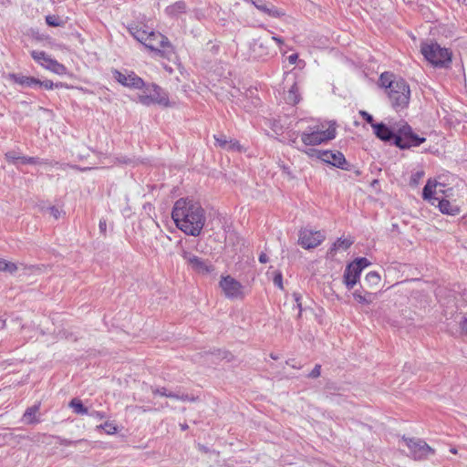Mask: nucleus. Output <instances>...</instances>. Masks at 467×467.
Returning <instances> with one entry per match:
<instances>
[{
  "label": "nucleus",
  "instance_id": "nucleus-11",
  "mask_svg": "<svg viewBox=\"0 0 467 467\" xmlns=\"http://www.w3.org/2000/svg\"><path fill=\"white\" fill-rule=\"evenodd\" d=\"M219 285L229 299H242L244 296V286L231 275L222 276Z\"/></svg>",
  "mask_w": 467,
  "mask_h": 467
},
{
  "label": "nucleus",
  "instance_id": "nucleus-64",
  "mask_svg": "<svg viewBox=\"0 0 467 467\" xmlns=\"http://www.w3.org/2000/svg\"><path fill=\"white\" fill-rule=\"evenodd\" d=\"M451 451L452 453H456V450H455V449H451Z\"/></svg>",
  "mask_w": 467,
  "mask_h": 467
},
{
  "label": "nucleus",
  "instance_id": "nucleus-53",
  "mask_svg": "<svg viewBox=\"0 0 467 467\" xmlns=\"http://www.w3.org/2000/svg\"><path fill=\"white\" fill-rule=\"evenodd\" d=\"M272 39L275 41L279 46H281L284 43V40L278 36H272Z\"/></svg>",
  "mask_w": 467,
  "mask_h": 467
},
{
  "label": "nucleus",
  "instance_id": "nucleus-22",
  "mask_svg": "<svg viewBox=\"0 0 467 467\" xmlns=\"http://www.w3.org/2000/svg\"><path fill=\"white\" fill-rule=\"evenodd\" d=\"M285 101L288 104L295 105L299 102L300 100V95L298 91V88L296 83H294L290 89L288 90L287 94L285 97Z\"/></svg>",
  "mask_w": 467,
  "mask_h": 467
},
{
  "label": "nucleus",
  "instance_id": "nucleus-28",
  "mask_svg": "<svg viewBox=\"0 0 467 467\" xmlns=\"http://www.w3.org/2000/svg\"><path fill=\"white\" fill-rule=\"evenodd\" d=\"M46 23L49 26H63L64 22L63 20L61 19L60 16H55V15H48L46 16Z\"/></svg>",
  "mask_w": 467,
  "mask_h": 467
},
{
  "label": "nucleus",
  "instance_id": "nucleus-42",
  "mask_svg": "<svg viewBox=\"0 0 467 467\" xmlns=\"http://www.w3.org/2000/svg\"><path fill=\"white\" fill-rule=\"evenodd\" d=\"M225 150H241V145L238 141L230 140L228 147Z\"/></svg>",
  "mask_w": 467,
  "mask_h": 467
},
{
  "label": "nucleus",
  "instance_id": "nucleus-2",
  "mask_svg": "<svg viewBox=\"0 0 467 467\" xmlns=\"http://www.w3.org/2000/svg\"><path fill=\"white\" fill-rule=\"evenodd\" d=\"M375 135L383 141L394 140L400 149H409L420 146L426 139L413 133L412 129L404 121L388 127L384 123L372 124Z\"/></svg>",
  "mask_w": 467,
  "mask_h": 467
},
{
  "label": "nucleus",
  "instance_id": "nucleus-13",
  "mask_svg": "<svg viewBox=\"0 0 467 467\" xmlns=\"http://www.w3.org/2000/svg\"><path fill=\"white\" fill-rule=\"evenodd\" d=\"M182 257L184 259L186 264L197 274L199 275H208L213 270V265L200 258L199 256L193 254L191 252L186 250H182L181 254Z\"/></svg>",
  "mask_w": 467,
  "mask_h": 467
},
{
  "label": "nucleus",
  "instance_id": "nucleus-19",
  "mask_svg": "<svg viewBox=\"0 0 467 467\" xmlns=\"http://www.w3.org/2000/svg\"><path fill=\"white\" fill-rule=\"evenodd\" d=\"M8 78L22 87L34 88L36 87V83H38V78L21 74L11 73Z\"/></svg>",
  "mask_w": 467,
  "mask_h": 467
},
{
  "label": "nucleus",
  "instance_id": "nucleus-25",
  "mask_svg": "<svg viewBox=\"0 0 467 467\" xmlns=\"http://www.w3.org/2000/svg\"><path fill=\"white\" fill-rule=\"evenodd\" d=\"M365 282L370 286V287H373V286H376L379 284L380 282V275L375 272V271H371L369 272L368 274H367L366 277H365Z\"/></svg>",
  "mask_w": 467,
  "mask_h": 467
},
{
  "label": "nucleus",
  "instance_id": "nucleus-9",
  "mask_svg": "<svg viewBox=\"0 0 467 467\" xmlns=\"http://www.w3.org/2000/svg\"><path fill=\"white\" fill-rule=\"evenodd\" d=\"M302 152L306 153L309 157H317L326 163L331 164L337 168L342 170H348L347 167V161L345 156L340 151L332 150H301Z\"/></svg>",
  "mask_w": 467,
  "mask_h": 467
},
{
  "label": "nucleus",
  "instance_id": "nucleus-58",
  "mask_svg": "<svg viewBox=\"0 0 467 467\" xmlns=\"http://www.w3.org/2000/svg\"><path fill=\"white\" fill-rule=\"evenodd\" d=\"M282 168H283V171H284L287 175H291V171H290L289 167L283 166Z\"/></svg>",
  "mask_w": 467,
  "mask_h": 467
},
{
  "label": "nucleus",
  "instance_id": "nucleus-44",
  "mask_svg": "<svg viewBox=\"0 0 467 467\" xmlns=\"http://www.w3.org/2000/svg\"><path fill=\"white\" fill-rule=\"evenodd\" d=\"M49 213L51 216H53L56 220L60 217L61 212L59 209L56 206H51L48 208Z\"/></svg>",
  "mask_w": 467,
  "mask_h": 467
},
{
  "label": "nucleus",
  "instance_id": "nucleus-30",
  "mask_svg": "<svg viewBox=\"0 0 467 467\" xmlns=\"http://www.w3.org/2000/svg\"><path fill=\"white\" fill-rule=\"evenodd\" d=\"M150 389L151 391V393L153 395H159V396H161V397H167V396H171V391H169L166 388L164 387H154V386H150Z\"/></svg>",
  "mask_w": 467,
  "mask_h": 467
},
{
  "label": "nucleus",
  "instance_id": "nucleus-12",
  "mask_svg": "<svg viewBox=\"0 0 467 467\" xmlns=\"http://www.w3.org/2000/svg\"><path fill=\"white\" fill-rule=\"evenodd\" d=\"M402 441L409 448L410 455L415 460L425 459L434 453L432 448L422 440L404 438Z\"/></svg>",
  "mask_w": 467,
  "mask_h": 467
},
{
  "label": "nucleus",
  "instance_id": "nucleus-39",
  "mask_svg": "<svg viewBox=\"0 0 467 467\" xmlns=\"http://www.w3.org/2000/svg\"><path fill=\"white\" fill-rule=\"evenodd\" d=\"M274 285L278 288L283 289V276L280 272H276L273 278Z\"/></svg>",
  "mask_w": 467,
  "mask_h": 467
},
{
  "label": "nucleus",
  "instance_id": "nucleus-40",
  "mask_svg": "<svg viewBox=\"0 0 467 467\" xmlns=\"http://www.w3.org/2000/svg\"><path fill=\"white\" fill-rule=\"evenodd\" d=\"M57 440L58 441V443L60 445H64V446H69V445H73V444H76L78 442L82 441V440H79V441H70V440L64 439V438H61V437H57Z\"/></svg>",
  "mask_w": 467,
  "mask_h": 467
},
{
  "label": "nucleus",
  "instance_id": "nucleus-36",
  "mask_svg": "<svg viewBox=\"0 0 467 467\" xmlns=\"http://www.w3.org/2000/svg\"><path fill=\"white\" fill-rule=\"evenodd\" d=\"M289 144L300 151L301 150H308L307 148H300L298 146L297 134H296V132H293L289 135Z\"/></svg>",
  "mask_w": 467,
  "mask_h": 467
},
{
  "label": "nucleus",
  "instance_id": "nucleus-27",
  "mask_svg": "<svg viewBox=\"0 0 467 467\" xmlns=\"http://www.w3.org/2000/svg\"><path fill=\"white\" fill-rule=\"evenodd\" d=\"M350 245H351V242H350V241H348V240H347V239L339 238V239H337V240L334 243L333 246H332V247H331V249H330V253H333L334 251H337V250H338V249H340V248H342V249H345V250H346V249H348Z\"/></svg>",
  "mask_w": 467,
  "mask_h": 467
},
{
  "label": "nucleus",
  "instance_id": "nucleus-51",
  "mask_svg": "<svg viewBox=\"0 0 467 467\" xmlns=\"http://www.w3.org/2000/svg\"><path fill=\"white\" fill-rule=\"evenodd\" d=\"M268 261V257L265 254H261L259 255V262L262 263V264H265L266 262Z\"/></svg>",
  "mask_w": 467,
  "mask_h": 467
},
{
  "label": "nucleus",
  "instance_id": "nucleus-20",
  "mask_svg": "<svg viewBox=\"0 0 467 467\" xmlns=\"http://www.w3.org/2000/svg\"><path fill=\"white\" fill-rule=\"evenodd\" d=\"M187 6L184 2L179 1L166 7L165 13L171 17H179L185 14Z\"/></svg>",
  "mask_w": 467,
  "mask_h": 467
},
{
  "label": "nucleus",
  "instance_id": "nucleus-6",
  "mask_svg": "<svg viewBox=\"0 0 467 467\" xmlns=\"http://www.w3.org/2000/svg\"><path fill=\"white\" fill-rule=\"evenodd\" d=\"M453 189L445 188V185L436 180L429 179L422 191V198L431 205H435L441 198H452Z\"/></svg>",
  "mask_w": 467,
  "mask_h": 467
},
{
  "label": "nucleus",
  "instance_id": "nucleus-29",
  "mask_svg": "<svg viewBox=\"0 0 467 467\" xmlns=\"http://www.w3.org/2000/svg\"><path fill=\"white\" fill-rule=\"evenodd\" d=\"M265 14L271 17H280L285 15V13L281 9L277 8L272 4H270L269 6L266 8Z\"/></svg>",
  "mask_w": 467,
  "mask_h": 467
},
{
  "label": "nucleus",
  "instance_id": "nucleus-8",
  "mask_svg": "<svg viewBox=\"0 0 467 467\" xmlns=\"http://www.w3.org/2000/svg\"><path fill=\"white\" fill-rule=\"evenodd\" d=\"M388 95L393 108L403 109L409 104L410 89L404 79L399 78L392 84V88L388 91Z\"/></svg>",
  "mask_w": 467,
  "mask_h": 467
},
{
  "label": "nucleus",
  "instance_id": "nucleus-45",
  "mask_svg": "<svg viewBox=\"0 0 467 467\" xmlns=\"http://www.w3.org/2000/svg\"><path fill=\"white\" fill-rule=\"evenodd\" d=\"M16 270H17V266H16V264H14V263H12V262H7V261H6L5 272H8V273H10V274H13V273H15Z\"/></svg>",
  "mask_w": 467,
  "mask_h": 467
},
{
  "label": "nucleus",
  "instance_id": "nucleus-26",
  "mask_svg": "<svg viewBox=\"0 0 467 467\" xmlns=\"http://www.w3.org/2000/svg\"><path fill=\"white\" fill-rule=\"evenodd\" d=\"M20 163L36 165V164H48L49 162L47 161V160H41L37 157L21 156Z\"/></svg>",
  "mask_w": 467,
  "mask_h": 467
},
{
  "label": "nucleus",
  "instance_id": "nucleus-49",
  "mask_svg": "<svg viewBox=\"0 0 467 467\" xmlns=\"http://www.w3.org/2000/svg\"><path fill=\"white\" fill-rule=\"evenodd\" d=\"M461 328L463 333L467 334V317L462 321Z\"/></svg>",
  "mask_w": 467,
  "mask_h": 467
},
{
  "label": "nucleus",
  "instance_id": "nucleus-61",
  "mask_svg": "<svg viewBox=\"0 0 467 467\" xmlns=\"http://www.w3.org/2000/svg\"><path fill=\"white\" fill-rule=\"evenodd\" d=\"M112 74L117 78V69H112Z\"/></svg>",
  "mask_w": 467,
  "mask_h": 467
},
{
  "label": "nucleus",
  "instance_id": "nucleus-21",
  "mask_svg": "<svg viewBox=\"0 0 467 467\" xmlns=\"http://www.w3.org/2000/svg\"><path fill=\"white\" fill-rule=\"evenodd\" d=\"M69 407L78 415H88L89 414L88 409L84 406L81 400L74 398L69 402Z\"/></svg>",
  "mask_w": 467,
  "mask_h": 467
},
{
  "label": "nucleus",
  "instance_id": "nucleus-34",
  "mask_svg": "<svg viewBox=\"0 0 467 467\" xmlns=\"http://www.w3.org/2000/svg\"><path fill=\"white\" fill-rule=\"evenodd\" d=\"M99 428L105 431L107 434H115L117 432V426L111 423H105L104 425H100Z\"/></svg>",
  "mask_w": 467,
  "mask_h": 467
},
{
  "label": "nucleus",
  "instance_id": "nucleus-52",
  "mask_svg": "<svg viewBox=\"0 0 467 467\" xmlns=\"http://www.w3.org/2000/svg\"><path fill=\"white\" fill-rule=\"evenodd\" d=\"M180 400H182V401H186V400L192 401V400H194V399H193V398H191V397H190L189 395H187V394H182V395H181V397H180Z\"/></svg>",
  "mask_w": 467,
  "mask_h": 467
},
{
  "label": "nucleus",
  "instance_id": "nucleus-41",
  "mask_svg": "<svg viewBox=\"0 0 467 467\" xmlns=\"http://www.w3.org/2000/svg\"><path fill=\"white\" fill-rule=\"evenodd\" d=\"M359 115L363 118V119H365L371 126H372V124H375L372 115H370L368 112H367L365 110H360Z\"/></svg>",
  "mask_w": 467,
  "mask_h": 467
},
{
  "label": "nucleus",
  "instance_id": "nucleus-16",
  "mask_svg": "<svg viewBox=\"0 0 467 467\" xmlns=\"http://www.w3.org/2000/svg\"><path fill=\"white\" fill-rule=\"evenodd\" d=\"M40 410V403L34 404L31 407H28L21 419V421H23L26 425H35L37 423H40L42 421L41 414L39 413Z\"/></svg>",
  "mask_w": 467,
  "mask_h": 467
},
{
  "label": "nucleus",
  "instance_id": "nucleus-57",
  "mask_svg": "<svg viewBox=\"0 0 467 467\" xmlns=\"http://www.w3.org/2000/svg\"><path fill=\"white\" fill-rule=\"evenodd\" d=\"M71 168L73 169H76V170H79V171H87V170H90V168H79L78 166L77 165H71L70 166Z\"/></svg>",
  "mask_w": 467,
  "mask_h": 467
},
{
  "label": "nucleus",
  "instance_id": "nucleus-3",
  "mask_svg": "<svg viewBox=\"0 0 467 467\" xmlns=\"http://www.w3.org/2000/svg\"><path fill=\"white\" fill-rule=\"evenodd\" d=\"M128 29L136 40L151 51L159 53L162 57L172 52L168 38L160 32L146 30L138 26H130Z\"/></svg>",
  "mask_w": 467,
  "mask_h": 467
},
{
  "label": "nucleus",
  "instance_id": "nucleus-4",
  "mask_svg": "<svg viewBox=\"0 0 467 467\" xmlns=\"http://www.w3.org/2000/svg\"><path fill=\"white\" fill-rule=\"evenodd\" d=\"M336 128L329 122L316 121L300 133L304 146H318L336 137Z\"/></svg>",
  "mask_w": 467,
  "mask_h": 467
},
{
  "label": "nucleus",
  "instance_id": "nucleus-46",
  "mask_svg": "<svg viewBox=\"0 0 467 467\" xmlns=\"http://www.w3.org/2000/svg\"><path fill=\"white\" fill-rule=\"evenodd\" d=\"M294 298H295V301L296 303V306L298 307L299 309V313H298V316L301 315V311H302V306H301V302H300V295L299 294H296V293H294L293 295Z\"/></svg>",
  "mask_w": 467,
  "mask_h": 467
},
{
  "label": "nucleus",
  "instance_id": "nucleus-18",
  "mask_svg": "<svg viewBox=\"0 0 467 467\" xmlns=\"http://www.w3.org/2000/svg\"><path fill=\"white\" fill-rule=\"evenodd\" d=\"M451 198H441L437 202V206L441 213L447 215L455 216L461 213V207Z\"/></svg>",
  "mask_w": 467,
  "mask_h": 467
},
{
  "label": "nucleus",
  "instance_id": "nucleus-10",
  "mask_svg": "<svg viewBox=\"0 0 467 467\" xmlns=\"http://www.w3.org/2000/svg\"><path fill=\"white\" fill-rule=\"evenodd\" d=\"M30 54L33 59L46 69L60 76L67 74V67L56 59L51 58L46 52L32 50Z\"/></svg>",
  "mask_w": 467,
  "mask_h": 467
},
{
  "label": "nucleus",
  "instance_id": "nucleus-38",
  "mask_svg": "<svg viewBox=\"0 0 467 467\" xmlns=\"http://www.w3.org/2000/svg\"><path fill=\"white\" fill-rule=\"evenodd\" d=\"M36 87L44 88L46 89L54 88V83L51 80H40L38 79V83H36Z\"/></svg>",
  "mask_w": 467,
  "mask_h": 467
},
{
  "label": "nucleus",
  "instance_id": "nucleus-55",
  "mask_svg": "<svg viewBox=\"0 0 467 467\" xmlns=\"http://www.w3.org/2000/svg\"><path fill=\"white\" fill-rule=\"evenodd\" d=\"M171 396H167V398L175 399V400H180L181 395L176 394V393L171 392Z\"/></svg>",
  "mask_w": 467,
  "mask_h": 467
},
{
  "label": "nucleus",
  "instance_id": "nucleus-37",
  "mask_svg": "<svg viewBox=\"0 0 467 467\" xmlns=\"http://www.w3.org/2000/svg\"><path fill=\"white\" fill-rule=\"evenodd\" d=\"M351 264L355 265L356 266H360V270L362 271L365 267H367L369 265V262L367 258H358Z\"/></svg>",
  "mask_w": 467,
  "mask_h": 467
},
{
  "label": "nucleus",
  "instance_id": "nucleus-7",
  "mask_svg": "<svg viewBox=\"0 0 467 467\" xmlns=\"http://www.w3.org/2000/svg\"><path fill=\"white\" fill-rule=\"evenodd\" d=\"M142 91L138 96V100L145 106H150L152 104L168 105V97L166 93L155 84L144 83V87L141 88Z\"/></svg>",
  "mask_w": 467,
  "mask_h": 467
},
{
  "label": "nucleus",
  "instance_id": "nucleus-35",
  "mask_svg": "<svg viewBox=\"0 0 467 467\" xmlns=\"http://www.w3.org/2000/svg\"><path fill=\"white\" fill-rule=\"evenodd\" d=\"M253 5L256 9L263 12L265 14L266 8L269 6L270 3H266L264 0H256L253 2Z\"/></svg>",
  "mask_w": 467,
  "mask_h": 467
},
{
  "label": "nucleus",
  "instance_id": "nucleus-43",
  "mask_svg": "<svg viewBox=\"0 0 467 467\" xmlns=\"http://www.w3.org/2000/svg\"><path fill=\"white\" fill-rule=\"evenodd\" d=\"M320 372H321V366L320 365H316L315 368L312 369V371L308 374V377L309 378H317L320 376Z\"/></svg>",
  "mask_w": 467,
  "mask_h": 467
},
{
  "label": "nucleus",
  "instance_id": "nucleus-14",
  "mask_svg": "<svg viewBox=\"0 0 467 467\" xmlns=\"http://www.w3.org/2000/svg\"><path fill=\"white\" fill-rule=\"evenodd\" d=\"M325 238L323 232L305 228L299 233L298 243L305 249H313L318 246Z\"/></svg>",
  "mask_w": 467,
  "mask_h": 467
},
{
  "label": "nucleus",
  "instance_id": "nucleus-15",
  "mask_svg": "<svg viewBox=\"0 0 467 467\" xmlns=\"http://www.w3.org/2000/svg\"><path fill=\"white\" fill-rule=\"evenodd\" d=\"M119 84L134 89H141L144 87L143 79L134 72L128 70L119 72Z\"/></svg>",
  "mask_w": 467,
  "mask_h": 467
},
{
  "label": "nucleus",
  "instance_id": "nucleus-33",
  "mask_svg": "<svg viewBox=\"0 0 467 467\" xmlns=\"http://www.w3.org/2000/svg\"><path fill=\"white\" fill-rule=\"evenodd\" d=\"M214 139L216 140L217 145L222 147L223 149H226L229 144V140L226 139V137L223 134L214 136Z\"/></svg>",
  "mask_w": 467,
  "mask_h": 467
},
{
  "label": "nucleus",
  "instance_id": "nucleus-23",
  "mask_svg": "<svg viewBox=\"0 0 467 467\" xmlns=\"http://www.w3.org/2000/svg\"><path fill=\"white\" fill-rule=\"evenodd\" d=\"M353 296L354 298L360 304H366V305H369L373 302L374 298H375V296L374 294L372 293H367L365 295H363L361 292L359 291H355L353 293Z\"/></svg>",
  "mask_w": 467,
  "mask_h": 467
},
{
  "label": "nucleus",
  "instance_id": "nucleus-17",
  "mask_svg": "<svg viewBox=\"0 0 467 467\" xmlns=\"http://www.w3.org/2000/svg\"><path fill=\"white\" fill-rule=\"evenodd\" d=\"M360 274V266H356L351 263L347 266L344 273V283L348 289L353 288L358 283Z\"/></svg>",
  "mask_w": 467,
  "mask_h": 467
},
{
  "label": "nucleus",
  "instance_id": "nucleus-54",
  "mask_svg": "<svg viewBox=\"0 0 467 467\" xmlns=\"http://www.w3.org/2000/svg\"><path fill=\"white\" fill-rule=\"evenodd\" d=\"M5 264H6V261L4 260V259H0V271H4L5 272Z\"/></svg>",
  "mask_w": 467,
  "mask_h": 467
},
{
  "label": "nucleus",
  "instance_id": "nucleus-60",
  "mask_svg": "<svg viewBox=\"0 0 467 467\" xmlns=\"http://www.w3.org/2000/svg\"><path fill=\"white\" fill-rule=\"evenodd\" d=\"M54 165H59L61 168H64L65 166H69L68 164L59 163L58 161H56Z\"/></svg>",
  "mask_w": 467,
  "mask_h": 467
},
{
  "label": "nucleus",
  "instance_id": "nucleus-5",
  "mask_svg": "<svg viewBox=\"0 0 467 467\" xmlns=\"http://www.w3.org/2000/svg\"><path fill=\"white\" fill-rule=\"evenodd\" d=\"M421 53L434 67H445L451 61V52L437 43L423 44L421 46Z\"/></svg>",
  "mask_w": 467,
  "mask_h": 467
},
{
  "label": "nucleus",
  "instance_id": "nucleus-24",
  "mask_svg": "<svg viewBox=\"0 0 467 467\" xmlns=\"http://www.w3.org/2000/svg\"><path fill=\"white\" fill-rule=\"evenodd\" d=\"M379 82L381 87H384L389 90L392 88V84L397 82V79H393L392 74L384 72L380 75Z\"/></svg>",
  "mask_w": 467,
  "mask_h": 467
},
{
  "label": "nucleus",
  "instance_id": "nucleus-50",
  "mask_svg": "<svg viewBox=\"0 0 467 467\" xmlns=\"http://www.w3.org/2000/svg\"><path fill=\"white\" fill-rule=\"evenodd\" d=\"M298 58L297 54H292L288 57V61L290 64H295Z\"/></svg>",
  "mask_w": 467,
  "mask_h": 467
},
{
  "label": "nucleus",
  "instance_id": "nucleus-32",
  "mask_svg": "<svg viewBox=\"0 0 467 467\" xmlns=\"http://www.w3.org/2000/svg\"><path fill=\"white\" fill-rule=\"evenodd\" d=\"M5 158L9 162L13 164H17L18 162H20L21 156L15 151H8L5 154Z\"/></svg>",
  "mask_w": 467,
  "mask_h": 467
},
{
  "label": "nucleus",
  "instance_id": "nucleus-62",
  "mask_svg": "<svg viewBox=\"0 0 467 467\" xmlns=\"http://www.w3.org/2000/svg\"><path fill=\"white\" fill-rule=\"evenodd\" d=\"M200 449L203 451H206V448L204 446H200Z\"/></svg>",
  "mask_w": 467,
  "mask_h": 467
},
{
  "label": "nucleus",
  "instance_id": "nucleus-31",
  "mask_svg": "<svg viewBox=\"0 0 467 467\" xmlns=\"http://www.w3.org/2000/svg\"><path fill=\"white\" fill-rule=\"evenodd\" d=\"M424 174L425 173L422 170L413 172L410 177V184L411 186H417L420 183V180L423 178Z\"/></svg>",
  "mask_w": 467,
  "mask_h": 467
},
{
  "label": "nucleus",
  "instance_id": "nucleus-59",
  "mask_svg": "<svg viewBox=\"0 0 467 467\" xmlns=\"http://www.w3.org/2000/svg\"><path fill=\"white\" fill-rule=\"evenodd\" d=\"M65 85L62 82L54 83V88H63Z\"/></svg>",
  "mask_w": 467,
  "mask_h": 467
},
{
  "label": "nucleus",
  "instance_id": "nucleus-48",
  "mask_svg": "<svg viewBox=\"0 0 467 467\" xmlns=\"http://www.w3.org/2000/svg\"><path fill=\"white\" fill-rule=\"evenodd\" d=\"M167 406H168V403H166L165 405H161V406L160 407V409H163L164 407H167ZM141 409H142V410H143L144 412H147V411H152V410H159V408H158V409H155V408H151V407H149V406L142 407Z\"/></svg>",
  "mask_w": 467,
  "mask_h": 467
},
{
  "label": "nucleus",
  "instance_id": "nucleus-1",
  "mask_svg": "<svg viewBox=\"0 0 467 467\" xmlns=\"http://www.w3.org/2000/svg\"><path fill=\"white\" fill-rule=\"evenodd\" d=\"M171 218L181 231L192 236L201 234L206 221L201 203L191 198H180L175 202Z\"/></svg>",
  "mask_w": 467,
  "mask_h": 467
},
{
  "label": "nucleus",
  "instance_id": "nucleus-63",
  "mask_svg": "<svg viewBox=\"0 0 467 467\" xmlns=\"http://www.w3.org/2000/svg\"><path fill=\"white\" fill-rule=\"evenodd\" d=\"M187 428H188V426L186 424L182 426V430H186Z\"/></svg>",
  "mask_w": 467,
  "mask_h": 467
},
{
  "label": "nucleus",
  "instance_id": "nucleus-47",
  "mask_svg": "<svg viewBox=\"0 0 467 467\" xmlns=\"http://www.w3.org/2000/svg\"><path fill=\"white\" fill-rule=\"evenodd\" d=\"M99 231L101 234H105L106 233V229H107V223H106V220H103L101 219L99 221Z\"/></svg>",
  "mask_w": 467,
  "mask_h": 467
},
{
  "label": "nucleus",
  "instance_id": "nucleus-56",
  "mask_svg": "<svg viewBox=\"0 0 467 467\" xmlns=\"http://www.w3.org/2000/svg\"><path fill=\"white\" fill-rule=\"evenodd\" d=\"M88 415H90V416H95V417H99V418H102V415H101L99 412L95 411V410H93L92 412H89V414H88Z\"/></svg>",
  "mask_w": 467,
  "mask_h": 467
}]
</instances>
